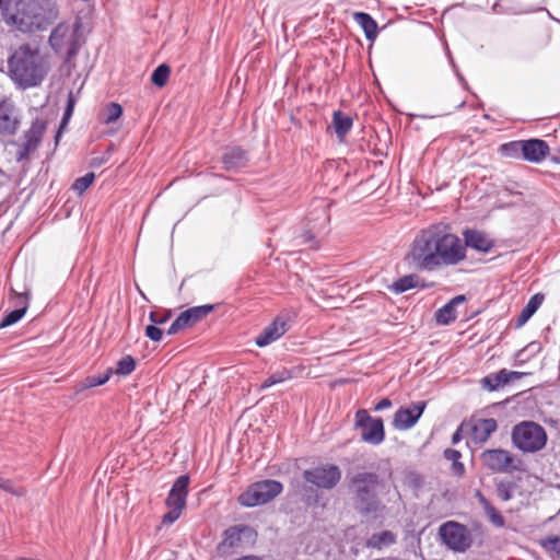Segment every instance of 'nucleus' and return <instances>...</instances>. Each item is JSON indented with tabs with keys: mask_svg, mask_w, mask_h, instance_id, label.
<instances>
[{
	"mask_svg": "<svg viewBox=\"0 0 560 560\" xmlns=\"http://www.w3.org/2000/svg\"><path fill=\"white\" fill-rule=\"evenodd\" d=\"M170 72L171 70L168 66L160 65L153 71L151 80L156 86H163L168 79Z\"/></svg>",
	"mask_w": 560,
	"mask_h": 560,
	"instance_id": "obj_33",
	"label": "nucleus"
},
{
	"mask_svg": "<svg viewBox=\"0 0 560 560\" xmlns=\"http://www.w3.org/2000/svg\"><path fill=\"white\" fill-rule=\"evenodd\" d=\"M256 536V532L246 525L228 528L223 534L222 542L218 546L219 556H232L234 550L242 547L244 544L254 542Z\"/></svg>",
	"mask_w": 560,
	"mask_h": 560,
	"instance_id": "obj_10",
	"label": "nucleus"
},
{
	"mask_svg": "<svg viewBox=\"0 0 560 560\" xmlns=\"http://www.w3.org/2000/svg\"><path fill=\"white\" fill-rule=\"evenodd\" d=\"M287 330H288L287 322L281 317H277L256 338V345L259 347L268 346L269 343L279 339Z\"/></svg>",
	"mask_w": 560,
	"mask_h": 560,
	"instance_id": "obj_20",
	"label": "nucleus"
},
{
	"mask_svg": "<svg viewBox=\"0 0 560 560\" xmlns=\"http://www.w3.org/2000/svg\"><path fill=\"white\" fill-rule=\"evenodd\" d=\"M26 308H27V305L26 303H24V305L20 308H16L12 312H10L0 323V328H4V327H8V326H11L13 324H15L16 322H19L23 315L25 314L26 312Z\"/></svg>",
	"mask_w": 560,
	"mask_h": 560,
	"instance_id": "obj_34",
	"label": "nucleus"
},
{
	"mask_svg": "<svg viewBox=\"0 0 560 560\" xmlns=\"http://www.w3.org/2000/svg\"><path fill=\"white\" fill-rule=\"evenodd\" d=\"M395 541V535L392 532L385 530L380 534L373 535L368 540V546L371 548L381 549L385 546H389Z\"/></svg>",
	"mask_w": 560,
	"mask_h": 560,
	"instance_id": "obj_30",
	"label": "nucleus"
},
{
	"mask_svg": "<svg viewBox=\"0 0 560 560\" xmlns=\"http://www.w3.org/2000/svg\"><path fill=\"white\" fill-rule=\"evenodd\" d=\"M291 377H292V373L289 370L278 371V372L271 374L268 378H266V381L262 383L261 387L267 388L275 384L290 380Z\"/></svg>",
	"mask_w": 560,
	"mask_h": 560,
	"instance_id": "obj_36",
	"label": "nucleus"
},
{
	"mask_svg": "<svg viewBox=\"0 0 560 560\" xmlns=\"http://www.w3.org/2000/svg\"><path fill=\"white\" fill-rule=\"evenodd\" d=\"M73 104H74V101L72 98V95L70 94L69 95V100H68L67 110H66V114H65V118H67L68 116L71 115V112L73 109Z\"/></svg>",
	"mask_w": 560,
	"mask_h": 560,
	"instance_id": "obj_49",
	"label": "nucleus"
},
{
	"mask_svg": "<svg viewBox=\"0 0 560 560\" xmlns=\"http://www.w3.org/2000/svg\"><path fill=\"white\" fill-rule=\"evenodd\" d=\"M94 174L88 173L82 177H79L74 180L72 185V189L75 190L79 195L83 194L93 183Z\"/></svg>",
	"mask_w": 560,
	"mask_h": 560,
	"instance_id": "obj_38",
	"label": "nucleus"
},
{
	"mask_svg": "<svg viewBox=\"0 0 560 560\" xmlns=\"http://www.w3.org/2000/svg\"><path fill=\"white\" fill-rule=\"evenodd\" d=\"M380 478L374 472H359L351 478L354 491V508L363 515H376L384 510L375 489Z\"/></svg>",
	"mask_w": 560,
	"mask_h": 560,
	"instance_id": "obj_4",
	"label": "nucleus"
},
{
	"mask_svg": "<svg viewBox=\"0 0 560 560\" xmlns=\"http://www.w3.org/2000/svg\"><path fill=\"white\" fill-rule=\"evenodd\" d=\"M305 481L322 489L334 488L341 479V470L337 465H322L304 470Z\"/></svg>",
	"mask_w": 560,
	"mask_h": 560,
	"instance_id": "obj_14",
	"label": "nucleus"
},
{
	"mask_svg": "<svg viewBox=\"0 0 560 560\" xmlns=\"http://www.w3.org/2000/svg\"><path fill=\"white\" fill-rule=\"evenodd\" d=\"M149 317L153 324L161 325L168 320L170 314L167 313V314L161 315V314H158L156 312H151Z\"/></svg>",
	"mask_w": 560,
	"mask_h": 560,
	"instance_id": "obj_43",
	"label": "nucleus"
},
{
	"mask_svg": "<svg viewBox=\"0 0 560 560\" xmlns=\"http://www.w3.org/2000/svg\"><path fill=\"white\" fill-rule=\"evenodd\" d=\"M189 482V477L182 475L173 483L166 499L168 512L163 516L164 524H172L180 516L186 506Z\"/></svg>",
	"mask_w": 560,
	"mask_h": 560,
	"instance_id": "obj_8",
	"label": "nucleus"
},
{
	"mask_svg": "<svg viewBox=\"0 0 560 560\" xmlns=\"http://www.w3.org/2000/svg\"><path fill=\"white\" fill-rule=\"evenodd\" d=\"M122 114V107L117 103L109 104L103 115V121L110 124L116 121Z\"/></svg>",
	"mask_w": 560,
	"mask_h": 560,
	"instance_id": "obj_35",
	"label": "nucleus"
},
{
	"mask_svg": "<svg viewBox=\"0 0 560 560\" xmlns=\"http://www.w3.org/2000/svg\"><path fill=\"white\" fill-rule=\"evenodd\" d=\"M145 336L152 341H160L162 339L163 332L155 325H149L145 327Z\"/></svg>",
	"mask_w": 560,
	"mask_h": 560,
	"instance_id": "obj_41",
	"label": "nucleus"
},
{
	"mask_svg": "<svg viewBox=\"0 0 560 560\" xmlns=\"http://www.w3.org/2000/svg\"><path fill=\"white\" fill-rule=\"evenodd\" d=\"M551 161L553 163L560 164V148L552 154Z\"/></svg>",
	"mask_w": 560,
	"mask_h": 560,
	"instance_id": "obj_50",
	"label": "nucleus"
},
{
	"mask_svg": "<svg viewBox=\"0 0 560 560\" xmlns=\"http://www.w3.org/2000/svg\"><path fill=\"white\" fill-rule=\"evenodd\" d=\"M465 301L464 295H457L453 298L443 307L439 308L435 313V319L441 325H448L454 322L457 317L456 306Z\"/></svg>",
	"mask_w": 560,
	"mask_h": 560,
	"instance_id": "obj_23",
	"label": "nucleus"
},
{
	"mask_svg": "<svg viewBox=\"0 0 560 560\" xmlns=\"http://www.w3.org/2000/svg\"><path fill=\"white\" fill-rule=\"evenodd\" d=\"M439 534L443 542L455 551H465L472 542L466 526L456 522H446L441 525Z\"/></svg>",
	"mask_w": 560,
	"mask_h": 560,
	"instance_id": "obj_11",
	"label": "nucleus"
},
{
	"mask_svg": "<svg viewBox=\"0 0 560 560\" xmlns=\"http://www.w3.org/2000/svg\"><path fill=\"white\" fill-rule=\"evenodd\" d=\"M497 494L503 501H509L512 498V485L510 482H499L497 485Z\"/></svg>",
	"mask_w": 560,
	"mask_h": 560,
	"instance_id": "obj_39",
	"label": "nucleus"
},
{
	"mask_svg": "<svg viewBox=\"0 0 560 560\" xmlns=\"http://www.w3.org/2000/svg\"><path fill=\"white\" fill-rule=\"evenodd\" d=\"M135 360L130 355H126L117 362L115 373L120 375H128L135 370Z\"/></svg>",
	"mask_w": 560,
	"mask_h": 560,
	"instance_id": "obj_37",
	"label": "nucleus"
},
{
	"mask_svg": "<svg viewBox=\"0 0 560 560\" xmlns=\"http://www.w3.org/2000/svg\"><path fill=\"white\" fill-rule=\"evenodd\" d=\"M390 406L392 401L387 398H384L375 406V410H384L386 408H389Z\"/></svg>",
	"mask_w": 560,
	"mask_h": 560,
	"instance_id": "obj_46",
	"label": "nucleus"
},
{
	"mask_svg": "<svg viewBox=\"0 0 560 560\" xmlns=\"http://www.w3.org/2000/svg\"><path fill=\"white\" fill-rule=\"evenodd\" d=\"M12 79L22 86L39 84L48 71L44 56L36 47L20 46L8 60Z\"/></svg>",
	"mask_w": 560,
	"mask_h": 560,
	"instance_id": "obj_3",
	"label": "nucleus"
},
{
	"mask_svg": "<svg viewBox=\"0 0 560 560\" xmlns=\"http://www.w3.org/2000/svg\"><path fill=\"white\" fill-rule=\"evenodd\" d=\"M512 441L518 450L534 453L545 447L547 433L540 424L523 421L513 428Z\"/></svg>",
	"mask_w": 560,
	"mask_h": 560,
	"instance_id": "obj_5",
	"label": "nucleus"
},
{
	"mask_svg": "<svg viewBox=\"0 0 560 560\" xmlns=\"http://www.w3.org/2000/svg\"><path fill=\"white\" fill-rule=\"evenodd\" d=\"M465 257V245L457 235L444 225H431L417 234L405 259L417 270L434 271Z\"/></svg>",
	"mask_w": 560,
	"mask_h": 560,
	"instance_id": "obj_1",
	"label": "nucleus"
},
{
	"mask_svg": "<svg viewBox=\"0 0 560 560\" xmlns=\"http://www.w3.org/2000/svg\"><path fill=\"white\" fill-rule=\"evenodd\" d=\"M315 212V217H313V213L308 214L307 221L312 230L319 231L324 229L329 222V215L327 213L326 206L323 201L320 202L319 207L316 209Z\"/></svg>",
	"mask_w": 560,
	"mask_h": 560,
	"instance_id": "obj_27",
	"label": "nucleus"
},
{
	"mask_svg": "<svg viewBox=\"0 0 560 560\" xmlns=\"http://www.w3.org/2000/svg\"><path fill=\"white\" fill-rule=\"evenodd\" d=\"M464 431L466 432V423H463L453 434L452 441L454 444L460 440V433Z\"/></svg>",
	"mask_w": 560,
	"mask_h": 560,
	"instance_id": "obj_45",
	"label": "nucleus"
},
{
	"mask_svg": "<svg viewBox=\"0 0 560 560\" xmlns=\"http://www.w3.org/2000/svg\"><path fill=\"white\" fill-rule=\"evenodd\" d=\"M0 489L15 497H24L26 494V489L24 487L19 486L14 481L2 477H0Z\"/></svg>",
	"mask_w": 560,
	"mask_h": 560,
	"instance_id": "obj_32",
	"label": "nucleus"
},
{
	"mask_svg": "<svg viewBox=\"0 0 560 560\" xmlns=\"http://www.w3.org/2000/svg\"><path fill=\"white\" fill-rule=\"evenodd\" d=\"M480 459L482 465L493 472H508L518 468V460L515 456L501 448L482 452Z\"/></svg>",
	"mask_w": 560,
	"mask_h": 560,
	"instance_id": "obj_12",
	"label": "nucleus"
},
{
	"mask_svg": "<svg viewBox=\"0 0 560 560\" xmlns=\"http://www.w3.org/2000/svg\"><path fill=\"white\" fill-rule=\"evenodd\" d=\"M516 144L521 147L524 158L530 162H540L549 153L547 142L540 139L521 141Z\"/></svg>",
	"mask_w": 560,
	"mask_h": 560,
	"instance_id": "obj_19",
	"label": "nucleus"
},
{
	"mask_svg": "<svg viewBox=\"0 0 560 560\" xmlns=\"http://www.w3.org/2000/svg\"><path fill=\"white\" fill-rule=\"evenodd\" d=\"M332 127L338 139L342 141L352 127V118L349 115L337 110L332 116Z\"/></svg>",
	"mask_w": 560,
	"mask_h": 560,
	"instance_id": "obj_25",
	"label": "nucleus"
},
{
	"mask_svg": "<svg viewBox=\"0 0 560 560\" xmlns=\"http://www.w3.org/2000/svg\"><path fill=\"white\" fill-rule=\"evenodd\" d=\"M213 310L214 305L210 304L194 306L186 310L185 312L180 313L179 316L172 323L167 334L175 335L182 330L192 327L196 323L209 315Z\"/></svg>",
	"mask_w": 560,
	"mask_h": 560,
	"instance_id": "obj_15",
	"label": "nucleus"
},
{
	"mask_svg": "<svg viewBox=\"0 0 560 560\" xmlns=\"http://www.w3.org/2000/svg\"><path fill=\"white\" fill-rule=\"evenodd\" d=\"M425 401H418L410 407L399 408L394 416L393 425L397 430H408L412 428L425 409Z\"/></svg>",
	"mask_w": 560,
	"mask_h": 560,
	"instance_id": "obj_16",
	"label": "nucleus"
},
{
	"mask_svg": "<svg viewBox=\"0 0 560 560\" xmlns=\"http://www.w3.org/2000/svg\"><path fill=\"white\" fill-rule=\"evenodd\" d=\"M464 470H465V467L462 463H459L458 460L453 463V471L456 475H463Z\"/></svg>",
	"mask_w": 560,
	"mask_h": 560,
	"instance_id": "obj_48",
	"label": "nucleus"
},
{
	"mask_svg": "<svg viewBox=\"0 0 560 560\" xmlns=\"http://www.w3.org/2000/svg\"><path fill=\"white\" fill-rule=\"evenodd\" d=\"M544 301V295L541 293H537L530 298L527 304L524 306L522 312L520 313L516 327H522L540 307Z\"/></svg>",
	"mask_w": 560,
	"mask_h": 560,
	"instance_id": "obj_24",
	"label": "nucleus"
},
{
	"mask_svg": "<svg viewBox=\"0 0 560 560\" xmlns=\"http://www.w3.org/2000/svg\"><path fill=\"white\" fill-rule=\"evenodd\" d=\"M478 497H479V502L482 505L485 512H488L489 510H491L493 508L490 504V502L485 497H482L480 493H478Z\"/></svg>",
	"mask_w": 560,
	"mask_h": 560,
	"instance_id": "obj_47",
	"label": "nucleus"
},
{
	"mask_svg": "<svg viewBox=\"0 0 560 560\" xmlns=\"http://www.w3.org/2000/svg\"><path fill=\"white\" fill-rule=\"evenodd\" d=\"M282 483L277 480L258 481L240 494L237 501L243 506L253 508L271 501L282 492Z\"/></svg>",
	"mask_w": 560,
	"mask_h": 560,
	"instance_id": "obj_7",
	"label": "nucleus"
},
{
	"mask_svg": "<svg viewBox=\"0 0 560 560\" xmlns=\"http://www.w3.org/2000/svg\"><path fill=\"white\" fill-rule=\"evenodd\" d=\"M357 425L362 429L361 439L370 444L377 445L384 441V424L381 418H372L364 409L355 413Z\"/></svg>",
	"mask_w": 560,
	"mask_h": 560,
	"instance_id": "obj_13",
	"label": "nucleus"
},
{
	"mask_svg": "<svg viewBox=\"0 0 560 560\" xmlns=\"http://www.w3.org/2000/svg\"><path fill=\"white\" fill-rule=\"evenodd\" d=\"M486 514L495 526L502 527L504 525L503 516L494 508L486 512Z\"/></svg>",
	"mask_w": 560,
	"mask_h": 560,
	"instance_id": "obj_42",
	"label": "nucleus"
},
{
	"mask_svg": "<svg viewBox=\"0 0 560 560\" xmlns=\"http://www.w3.org/2000/svg\"><path fill=\"white\" fill-rule=\"evenodd\" d=\"M444 455L447 459L452 460L453 463L457 462L460 458V453L456 450L448 448L444 452Z\"/></svg>",
	"mask_w": 560,
	"mask_h": 560,
	"instance_id": "obj_44",
	"label": "nucleus"
},
{
	"mask_svg": "<svg viewBox=\"0 0 560 560\" xmlns=\"http://www.w3.org/2000/svg\"><path fill=\"white\" fill-rule=\"evenodd\" d=\"M16 296H18L19 299H21V300H22V299H25L23 294H16Z\"/></svg>",
	"mask_w": 560,
	"mask_h": 560,
	"instance_id": "obj_52",
	"label": "nucleus"
},
{
	"mask_svg": "<svg viewBox=\"0 0 560 560\" xmlns=\"http://www.w3.org/2000/svg\"><path fill=\"white\" fill-rule=\"evenodd\" d=\"M110 374H112V370H108L104 374L90 375V376L85 377L82 382H80L77 385V389H75L77 393L88 389V388H92V387L105 384L109 380Z\"/></svg>",
	"mask_w": 560,
	"mask_h": 560,
	"instance_id": "obj_29",
	"label": "nucleus"
},
{
	"mask_svg": "<svg viewBox=\"0 0 560 560\" xmlns=\"http://www.w3.org/2000/svg\"><path fill=\"white\" fill-rule=\"evenodd\" d=\"M417 281H418L417 276H413V275L405 276V277L398 279L396 282H394L392 288L396 293H402L407 290L416 288Z\"/></svg>",
	"mask_w": 560,
	"mask_h": 560,
	"instance_id": "obj_31",
	"label": "nucleus"
},
{
	"mask_svg": "<svg viewBox=\"0 0 560 560\" xmlns=\"http://www.w3.org/2000/svg\"><path fill=\"white\" fill-rule=\"evenodd\" d=\"M20 125L15 105L10 101L0 102V135H13Z\"/></svg>",
	"mask_w": 560,
	"mask_h": 560,
	"instance_id": "obj_18",
	"label": "nucleus"
},
{
	"mask_svg": "<svg viewBox=\"0 0 560 560\" xmlns=\"http://www.w3.org/2000/svg\"><path fill=\"white\" fill-rule=\"evenodd\" d=\"M545 547L548 551H550L551 556L560 557V537L548 539L545 542Z\"/></svg>",
	"mask_w": 560,
	"mask_h": 560,
	"instance_id": "obj_40",
	"label": "nucleus"
},
{
	"mask_svg": "<svg viewBox=\"0 0 560 560\" xmlns=\"http://www.w3.org/2000/svg\"><path fill=\"white\" fill-rule=\"evenodd\" d=\"M237 560H259V559L254 556H243V557L238 558Z\"/></svg>",
	"mask_w": 560,
	"mask_h": 560,
	"instance_id": "obj_51",
	"label": "nucleus"
},
{
	"mask_svg": "<svg viewBox=\"0 0 560 560\" xmlns=\"http://www.w3.org/2000/svg\"><path fill=\"white\" fill-rule=\"evenodd\" d=\"M521 377L522 373L520 372L501 370L498 373H492L483 377L481 383L488 390H497L501 386H504L514 380H520Z\"/></svg>",
	"mask_w": 560,
	"mask_h": 560,
	"instance_id": "obj_21",
	"label": "nucleus"
},
{
	"mask_svg": "<svg viewBox=\"0 0 560 560\" xmlns=\"http://www.w3.org/2000/svg\"><path fill=\"white\" fill-rule=\"evenodd\" d=\"M497 428V421L492 418L472 419L466 423V432L474 443H485Z\"/></svg>",
	"mask_w": 560,
	"mask_h": 560,
	"instance_id": "obj_17",
	"label": "nucleus"
},
{
	"mask_svg": "<svg viewBox=\"0 0 560 560\" xmlns=\"http://www.w3.org/2000/svg\"><path fill=\"white\" fill-rule=\"evenodd\" d=\"M0 12L8 25L21 32L45 30L58 18V10L44 8L37 0H0Z\"/></svg>",
	"mask_w": 560,
	"mask_h": 560,
	"instance_id": "obj_2",
	"label": "nucleus"
},
{
	"mask_svg": "<svg viewBox=\"0 0 560 560\" xmlns=\"http://www.w3.org/2000/svg\"><path fill=\"white\" fill-rule=\"evenodd\" d=\"M49 44L57 54L70 59L78 50L77 30L69 23H59L50 34Z\"/></svg>",
	"mask_w": 560,
	"mask_h": 560,
	"instance_id": "obj_9",
	"label": "nucleus"
},
{
	"mask_svg": "<svg viewBox=\"0 0 560 560\" xmlns=\"http://www.w3.org/2000/svg\"><path fill=\"white\" fill-rule=\"evenodd\" d=\"M245 152L240 148H233L229 150L223 156V162L226 168L240 167L245 163Z\"/></svg>",
	"mask_w": 560,
	"mask_h": 560,
	"instance_id": "obj_28",
	"label": "nucleus"
},
{
	"mask_svg": "<svg viewBox=\"0 0 560 560\" xmlns=\"http://www.w3.org/2000/svg\"><path fill=\"white\" fill-rule=\"evenodd\" d=\"M464 235H465V244H464L465 247L469 246L479 252L487 253L493 246L492 240L487 234H485L482 232L466 231L464 233Z\"/></svg>",
	"mask_w": 560,
	"mask_h": 560,
	"instance_id": "obj_22",
	"label": "nucleus"
},
{
	"mask_svg": "<svg viewBox=\"0 0 560 560\" xmlns=\"http://www.w3.org/2000/svg\"><path fill=\"white\" fill-rule=\"evenodd\" d=\"M46 130V122L42 119H35L31 127L24 132L21 141L9 142V154L16 162L28 160L37 150Z\"/></svg>",
	"mask_w": 560,
	"mask_h": 560,
	"instance_id": "obj_6",
	"label": "nucleus"
},
{
	"mask_svg": "<svg viewBox=\"0 0 560 560\" xmlns=\"http://www.w3.org/2000/svg\"><path fill=\"white\" fill-rule=\"evenodd\" d=\"M354 20L363 28L365 37L373 42L377 36V24L372 16L364 12H357Z\"/></svg>",
	"mask_w": 560,
	"mask_h": 560,
	"instance_id": "obj_26",
	"label": "nucleus"
}]
</instances>
